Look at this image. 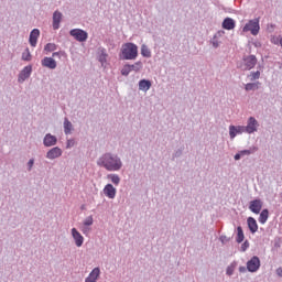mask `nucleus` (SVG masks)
<instances>
[{
    "instance_id": "f257e3e1",
    "label": "nucleus",
    "mask_w": 282,
    "mask_h": 282,
    "mask_svg": "<svg viewBox=\"0 0 282 282\" xmlns=\"http://www.w3.org/2000/svg\"><path fill=\"white\" fill-rule=\"evenodd\" d=\"M96 164L99 166V169H104L109 173H118V171H121L123 166L120 155L113 152L102 153L100 156H98Z\"/></svg>"
},
{
    "instance_id": "f03ea898",
    "label": "nucleus",
    "mask_w": 282,
    "mask_h": 282,
    "mask_svg": "<svg viewBox=\"0 0 282 282\" xmlns=\"http://www.w3.org/2000/svg\"><path fill=\"white\" fill-rule=\"evenodd\" d=\"M120 58L121 61H135L138 58V45L131 42L122 44Z\"/></svg>"
},
{
    "instance_id": "7ed1b4c3",
    "label": "nucleus",
    "mask_w": 282,
    "mask_h": 282,
    "mask_svg": "<svg viewBox=\"0 0 282 282\" xmlns=\"http://www.w3.org/2000/svg\"><path fill=\"white\" fill-rule=\"evenodd\" d=\"M261 30V25L259 24V18L249 20L245 26L242 28V32H250L252 36H257Z\"/></svg>"
},
{
    "instance_id": "20e7f679",
    "label": "nucleus",
    "mask_w": 282,
    "mask_h": 282,
    "mask_svg": "<svg viewBox=\"0 0 282 282\" xmlns=\"http://www.w3.org/2000/svg\"><path fill=\"white\" fill-rule=\"evenodd\" d=\"M257 65V56L249 55L243 57L242 62L238 64V68L242 72H250V69H254V66Z\"/></svg>"
},
{
    "instance_id": "39448f33",
    "label": "nucleus",
    "mask_w": 282,
    "mask_h": 282,
    "mask_svg": "<svg viewBox=\"0 0 282 282\" xmlns=\"http://www.w3.org/2000/svg\"><path fill=\"white\" fill-rule=\"evenodd\" d=\"M259 120H257L254 117H249L247 119V124L245 126V131L248 135H252L259 131Z\"/></svg>"
},
{
    "instance_id": "423d86ee",
    "label": "nucleus",
    "mask_w": 282,
    "mask_h": 282,
    "mask_svg": "<svg viewBox=\"0 0 282 282\" xmlns=\"http://www.w3.org/2000/svg\"><path fill=\"white\" fill-rule=\"evenodd\" d=\"M69 34L75 41H78V43H85V41L89 39V34L83 29H73L69 31Z\"/></svg>"
},
{
    "instance_id": "0eeeda50",
    "label": "nucleus",
    "mask_w": 282,
    "mask_h": 282,
    "mask_svg": "<svg viewBox=\"0 0 282 282\" xmlns=\"http://www.w3.org/2000/svg\"><path fill=\"white\" fill-rule=\"evenodd\" d=\"M70 235H72L75 246L77 248H83V245L85 243V237H83V234H80V231H78V229L72 228Z\"/></svg>"
},
{
    "instance_id": "6e6552de",
    "label": "nucleus",
    "mask_w": 282,
    "mask_h": 282,
    "mask_svg": "<svg viewBox=\"0 0 282 282\" xmlns=\"http://www.w3.org/2000/svg\"><path fill=\"white\" fill-rule=\"evenodd\" d=\"M259 268H261V260L259 257L253 256L248 262H247V270L248 272H259Z\"/></svg>"
},
{
    "instance_id": "1a4fd4ad",
    "label": "nucleus",
    "mask_w": 282,
    "mask_h": 282,
    "mask_svg": "<svg viewBox=\"0 0 282 282\" xmlns=\"http://www.w3.org/2000/svg\"><path fill=\"white\" fill-rule=\"evenodd\" d=\"M62 155L63 149H61L59 147H53L46 152L45 158L46 160H58V158H61Z\"/></svg>"
},
{
    "instance_id": "9d476101",
    "label": "nucleus",
    "mask_w": 282,
    "mask_h": 282,
    "mask_svg": "<svg viewBox=\"0 0 282 282\" xmlns=\"http://www.w3.org/2000/svg\"><path fill=\"white\" fill-rule=\"evenodd\" d=\"M242 133H246L245 126H229L230 140H235L237 135H242Z\"/></svg>"
},
{
    "instance_id": "9b49d317",
    "label": "nucleus",
    "mask_w": 282,
    "mask_h": 282,
    "mask_svg": "<svg viewBox=\"0 0 282 282\" xmlns=\"http://www.w3.org/2000/svg\"><path fill=\"white\" fill-rule=\"evenodd\" d=\"M32 76V65L25 66L18 75V83L23 84Z\"/></svg>"
},
{
    "instance_id": "f8f14e48",
    "label": "nucleus",
    "mask_w": 282,
    "mask_h": 282,
    "mask_svg": "<svg viewBox=\"0 0 282 282\" xmlns=\"http://www.w3.org/2000/svg\"><path fill=\"white\" fill-rule=\"evenodd\" d=\"M43 144L47 149H50L52 147H56V144H58V138H56V135H54L52 133H46L43 138Z\"/></svg>"
},
{
    "instance_id": "ddd939ff",
    "label": "nucleus",
    "mask_w": 282,
    "mask_h": 282,
    "mask_svg": "<svg viewBox=\"0 0 282 282\" xmlns=\"http://www.w3.org/2000/svg\"><path fill=\"white\" fill-rule=\"evenodd\" d=\"M261 208H263V200L260 198L253 199L249 203V210L254 213V215H259L261 213Z\"/></svg>"
},
{
    "instance_id": "4468645a",
    "label": "nucleus",
    "mask_w": 282,
    "mask_h": 282,
    "mask_svg": "<svg viewBox=\"0 0 282 282\" xmlns=\"http://www.w3.org/2000/svg\"><path fill=\"white\" fill-rule=\"evenodd\" d=\"M100 274H102L100 268L96 267L90 271L88 276L85 279V282H98L100 280Z\"/></svg>"
},
{
    "instance_id": "2eb2a0df",
    "label": "nucleus",
    "mask_w": 282,
    "mask_h": 282,
    "mask_svg": "<svg viewBox=\"0 0 282 282\" xmlns=\"http://www.w3.org/2000/svg\"><path fill=\"white\" fill-rule=\"evenodd\" d=\"M39 36H41V31L39 29H33L29 36V43L31 47H36V43H39Z\"/></svg>"
},
{
    "instance_id": "dca6fc26",
    "label": "nucleus",
    "mask_w": 282,
    "mask_h": 282,
    "mask_svg": "<svg viewBox=\"0 0 282 282\" xmlns=\"http://www.w3.org/2000/svg\"><path fill=\"white\" fill-rule=\"evenodd\" d=\"M116 193H118V191L110 183L104 187V195L108 197V199H116Z\"/></svg>"
},
{
    "instance_id": "f3484780",
    "label": "nucleus",
    "mask_w": 282,
    "mask_h": 282,
    "mask_svg": "<svg viewBox=\"0 0 282 282\" xmlns=\"http://www.w3.org/2000/svg\"><path fill=\"white\" fill-rule=\"evenodd\" d=\"M61 21H63V13L61 11H55L53 13V30L61 29Z\"/></svg>"
},
{
    "instance_id": "a211bd4d",
    "label": "nucleus",
    "mask_w": 282,
    "mask_h": 282,
    "mask_svg": "<svg viewBox=\"0 0 282 282\" xmlns=\"http://www.w3.org/2000/svg\"><path fill=\"white\" fill-rule=\"evenodd\" d=\"M42 67H47V69H56V61L53 57H44L42 61Z\"/></svg>"
},
{
    "instance_id": "6ab92c4d",
    "label": "nucleus",
    "mask_w": 282,
    "mask_h": 282,
    "mask_svg": "<svg viewBox=\"0 0 282 282\" xmlns=\"http://www.w3.org/2000/svg\"><path fill=\"white\" fill-rule=\"evenodd\" d=\"M63 128L65 135H72L74 131V124L72 123V121H69L67 117L64 118Z\"/></svg>"
},
{
    "instance_id": "aec40b11",
    "label": "nucleus",
    "mask_w": 282,
    "mask_h": 282,
    "mask_svg": "<svg viewBox=\"0 0 282 282\" xmlns=\"http://www.w3.org/2000/svg\"><path fill=\"white\" fill-rule=\"evenodd\" d=\"M151 87H152L151 80L149 79L139 80V91H144V94H147V91H149Z\"/></svg>"
},
{
    "instance_id": "412c9836",
    "label": "nucleus",
    "mask_w": 282,
    "mask_h": 282,
    "mask_svg": "<svg viewBox=\"0 0 282 282\" xmlns=\"http://www.w3.org/2000/svg\"><path fill=\"white\" fill-rule=\"evenodd\" d=\"M224 34H226V32L224 31H218L214 37L212 39L210 43L213 45V47L217 48L219 47V45H221V42L219 41V39H221V36H224Z\"/></svg>"
},
{
    "instance_id": "4be33fe9",
    "label": "nucleus",
    "mask_w": 282,
    "mask_h": 282,
    "mask_svg": "<svg viewBox=\"0 0 282 282\" xmlns=\"http://www.w3.org/2000/svg\"><path fill=\"white\" fill-rule=\"evenodd\" d=\"M248 228L252 235L259 230V225L257 224V219L249 217L247 219Z\"/></svg>"
},
{
    "instance_id": "5701e85b",
    "label": "nucleus",
    "mask_w": 282,
    "mask_h": 282,
    "mask_svg": "<svg viewBox=\"0 0 282 282\" xmlns=\"http://www.w3.org/2000/svg\"><path fill=\"white\" fill-rule=\"evenodd\" d=\"M235 21L232 20V18H226L224 21H223V29L224 30H235Z\"/></svg>"
},
{
    "instance_id": "b1692460",
    "label": "nucleus",
    "mask_w": 282,
    "mask_h": 282,
    "mask_svg": "<svg viewBox=\"0 0 282 282\" xmlns=\"http://www.w3.org/2000/svg\"><path fill=\"white\" fill-rule=\"evenodd\" d=\"M261 82H254V83H248L245 85V89L247 91H257V89H260Z\"/></svg>"
},
{
    "instance_id": "393cba45",
    "label": "nucleus",
    "mask_w": 282,
    "mask_h": 282,
    "mask_svg": "<svg viewBox=\"0 0 282 282\" xmlns=\"http://www.w3.org/2000/svg\"><path fill=\"white\" fill-rule=\"evenodd\" d=\"M259 151V148H257V147H251L250 149H248V150H241V151H239V153H240V156L241 158H246V155H252V154H254V153H257Z\"/></svg>"
},
{
    "instance_id": "a878e982",
    "label": "nucleus",
    "mask_w": 282,
    "mask_h": 282,
    "mask_svg": "<svg viewBox=\"0 0 282 282\" xmlns=\"http://www.w3.org/2000/svg\"><path fill=\"white\" fill-rule=\"evenodd\" d=\"M270 217V212L268 209H263L261 213H260V216L258 218V221L259 224H265L268 221Z\"/></svg>"
},
{
    "instance_id": "bb28decb",
    "label": "nucleus",
    "mask_w": 282,
    "mask_h": 282,
    "mask_svg": "<svg viewBox=\"0 0 282 282\" xmlns=\"http://www.w3.org/2000/svg\"><path fill=\"white\" fill-rule=\"evenodd\" d=\"M107 51L105 48H101L99 52V63L101 64V67H105L107 65Z\"/></svg>"
},
{
    "instance_id": "cd10ccee",
    "label": "nucleus",
    "mask_w": 282,
    "mask_h": 282,
    "mask_svg": "<svg viewBox=\"0 0 282 282\" xmlns=\"http://www.w3.org/2000/svg\"><path fill=\"white\" fill-rule=\"evenodd\" d=\"M245 239H246V235H243V228H241V226H238L237 236H236L237 243H242Z\"/></svg>"
},
{
    "instance_id": "c85d7f7f",
    "label": "nucleus",
    "mask_w": 282,
    "mask_h": 282,
    "mask_svg": "<svg viewBox=\"0 0 282 282\" xmlns=\"http://www.w3.org/2000/svg\"><path fill=\"white\" fill-rule=\"evenodd\" d=\"M129 67H130V72H140L144 67V64L138 61L134 64H129Z\"/></svg>"
},
{
    "instance_id": "c756f323",
    "label": "nucleus",
    "mask_w": 282,
    "mask_h": 282,
    "mask_svg": "<svg viewBox=\"0 0 282 282\" xmlns=\"http://www.w3.org/2000/svg\"><path fill=\"white\" fill-rule=\"evenodd\" d=\"M141 55L143 58H151V48L147 44L141 45Z\"/></svg>"
},
{
    "instance_id": "7c9ffc66",
    "label": "nucleus",
    "mask_w": 282,
    "mask_h": 282,
    "mask_svg": "<svg viewBox=\"0 0 282 282\" xmlns=\"http://www.w3.org/2000/svg\"><path fill=\"white\" fill-rule=\"evenodd\" d=\"M247 78L251 82L254 83V80H259V78H261V72L257 70V72H251Z\"/></svg>"
},
{
    "instance_id": "2f4dec72",
    "label": "nucleus",
    "mask_w": 282,
    "mask_h": 282,
    "mask_svg": "<svg viewBox=\"0 0 282 282\" xmlns=\"http://www.w3.org/2000/svg\"><path fill=\"white\" fill-rule=\"evenodd\" d=\"M107 180H110L115 186H118L120 184V176L118 174H108Z\"/></svg>"
},
{
    "instance_id": "473e14b6",
    "label": "nucleus",
    "mask_w": 282,
    "mask_h": 282,
    "mask_svg": "<svg viewBox=\"0 0 282 282\" xmlns=\"http://www.w3.org/2000/svg\"><path fill=\"white\" fill-rule=\"evenodd\" d=\"M235 268H237V263L232 262L230 265L226 269L227 276H232L235 274Z\"/></svg>"
},
{
    "instance_id": "72a5a7b5",
    "label": "nucleus",
    "mask_w": 282,
    "mask_h": 282,
    "mask_svg": "<svg viewBox=\"0 0 282 282\" xmlns=\"http://www.w3.org/2000/svg\"><path fill=\"white\" fill-rule=\"evenodd\" d=\"M282 35H271L270 42L273 45H281Z\"/></svg>"
},
{
    "instance_id": "f704fd0d",
    "label": "nucleus",
    "mask_w": 282,
    "mask_h": 282,
    "mask_svg": "<svg viewBox=\"0 0 282 282\" xmlns=\"http://www.w3.org/2000/svg\"><path fill=\"white\" fill-rule=\"evenodd\" d=\"M80 231L83 232V235H85L86 237L91 232V227L86 226L82 223V225L79 226Z\"/></svg>"
},
{
    "instance_id": "c9c22d12",
    "label": "nucleus",
    "mask_w": 282,
    "mask_h": 282,
    "mask_svg": "<svg viewBox=\"0 0 282 282\" xmlns=\"http://www.w3.org/2000/svg\"><path fill=\"white\" fill-rule=\"evenodd\" d=\"M22 61H32V54L30 53V48H25V51L22 53Z\"/></svg>"
},
{
    "instance_id": "e433bc0d",
    "label": "nucleus",
    "mask_w": 282,
    "mask_h": 282,
    "mask_svg": "<svg viewBox=\"0 0 282 282\" xmlns=\"http://www.w3.org/2000/svg\"><path fill=\"white\" fill-rule=\"evenodd\" d=\"M56 50H57V46L54 43H47L44 46V52H56Z\"/></svg>"
},
{
    "instance_id": "4c0bfd02",
    "label": "nucleus",
    "mask_w": 282,
    "mask_h": 282,
    "mask_svg": "<svg viewBox=\"0 0 282 282\" xmlns=\"http://www.w3.org/2000/svg\"><path fill=\"white\" fill-rule=\"evenodd\" d=\"M82 224L89 227L94 226V216H87Z\"/></svg>"
},
{
    "instance_id": "58836bf2",
    "label": "nucleus",
    "mask_w": 282,
    "mask_h": 282,
    "mask_svg": "<svg viewBox=\"0 0 282 282\" xmlns=\"http://www.w3.org/2000/svg\"><path fill=\"white\" fill-rule=\"evenodd\" d=\"M131 72V68L129 66V64H126L122 69H121V75L122 76H129V73Z\"/></svg>"
},
{
    "instance_id": "ea45409f",
    "label": "nucleus",
    "mask_w": 282,
    "mask_h": 282,
    "mask_svg": "<svg viewBox=\"0 0 282 282\" xmlns=\"http://www.w3.org/2000/svg\"><path fill=\"white\" fill-rule=\"evenodd\" d=\"M73 147H76V141L74 139H67L66 149H73Z\"/></svg>"
},
{
    "instance_id": "a19ab883",
    "label": "nucleus",
    "mask_w": 282,
    "mask_h": 282,
    "mask_svg": "<svg viewBox=\"0 0 282 282\" xmlns=\"http://www.w3.org/2000/svg\"><path fill=\"white\" fill-rule=\"evenodd\" d=\"M248 248H250V241L246 240L240 247V252H246Z\"/></svg>"
},
{
    "instance_id": "79ce46f5",
    "label": "nucleus",
    "mask_w": 282,
    "mask_h": 282,
    "mask_svg": "<svg viewBox=\"0 0 282 282\" xmlns=\"http://www.w3.org/2000/svg\"><path fill=\"white\" fill-rule=\"evenodd\" d=\"M34 169V159H30L26 163V170L30 172Z\"/></svg>"
},
{
    "instance_id": "37998d69",
    "label": "nucleus",
    "mask_w": 282,
    "mask_h": 282,
    "mask_svg": "<svg viewBox=\"0 0 282 282\" xmlns=\"http://www.w3.org/2000/svg\"><path fill=\"white\" fill-rule=\"evenodd\" d=\"M183 150L178 149L173 153V158H182Z\"/></svg>"
},
{
    "instance_id": "c03bdc74",
    "label": "nucleus",
    "mask_w": 282,
    "mask_h": 282,
    "mask_svg": "<svg viewBox=\"0 0 282 282\" xmlns=\"http://www.w3.org/2000/svg\"><path fill=\"white\" fill-rule=\"evenodd\" d=\"M52 56L53 58H61V56H63V52H54Z\"/></svg>"
},
{
    "instance_id": "a18cd8bd",
    "label": "nucleus",
    "mask_w": 282,
    "mask_h": 282,
    "mask_svg": "<svg viewBox=\"0 0 282 282\" xmlns=\"http://www.w3.org/2000/svg\"><path fill=\"white\" fill-rule=\"evenodd\" d=\"M239 272H241L242 274L248 272V267H239Z\"/></svg>"
},
{
    "instance_id": "49530a36",
    "label": "nucleus",
    "mask_w": 282,
    "mask_h": 282,
    "mask_svg": "<svg viewBox=\"0 0 282 282\" xmlns=\"http://www.w3.org/2000/svg\"><path fill=\"white\" fill-rule=\"evenodd\" d=\"M234 159L236 160V162H239V160H241V153L240 152L236 153Z\"/></svg>"
},
{
    "instance_id": "de8ad7c7",
    "label": "nucleus",
    "mask_w": 282,
    "mask_h": 282,
    "mask_svg": "<svg viewBox=\"0 0 282 282\" xmlns=\"http://www.w3.org/2000/svg\"><path fill=\"white\" fill-rule=\"evenodd\" d=\"M275 272H276L278 276H282V269L281 268H278Z\"/></svg>"
},
{
    "instance_id": "09e8293b",
    "label": "nucleus",
    "mask_w": 282,
    "mask_h": 282,
    "mask_svg": "<svg viewBox=\"0 0 282 282\" xmlns=\"http://www.w3.org/2000/svg\"><path fill=\"white\" fill-rule=\"evenodd\" d=\"M253 45H254V47H261V42L256 41V42H253Z\"/></svg>"
}]
</instances>
